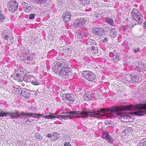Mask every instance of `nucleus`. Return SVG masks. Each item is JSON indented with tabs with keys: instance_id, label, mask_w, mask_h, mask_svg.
<instances>
[{
	"instance_id": "1",
	"label": "nucleus",
	"mask_w": 146,
	"mask_h": 146,
	"mask_svg": "<svg viewBox=\"0 0 146 146\" xmlns=\"http://www.w3.org/2000/svg\"><path fill=\"white\" fill-rule=\"evenodd\" d=\"M53 65L54 72L62 79L70 77L72 75V69L69 67L68 63L64 60L60 59L56 61Z\"/></svg>"
},
{
	"instance_id": "2",
	"label": "nucleus",
	"mask_w": 146,
	"mask_h": 146,
	"mask_svg": "<svg viewBox=\"0 0 146 146\" xmlns=\"http://www.w3.org/2000/svg\"><path fill=\"white\" fill-rule=\"evenodd\" d=\"M119 110L115 108L111 109L102 108L97 110L98 117L100 118L101 117H105L104 119L117 117L121 121L126 122H129L130 119V116L128 115H125L122 113H118Z\"/></svg>"
},
{
	"instance_id": "3",
	"label": "nucleus",
	"mask_w": 146,
	"mask_h": 146,
	"mask_svg": "<svg viewBox=\"0 0 146 146\" xmlns=\"http://www.w3.org/2000/svg\"><path fill=\"white\" fill-rule=\"evenodd\" d=\"M66 113L68 114L69 115V119H70L73 118V117H72L70 116L75 114L78 115H83L80 116H77L76 118H85L87 117L89 115H92L93 117H95L98 118V114L97 113V111H90V110L89 109H85L82 110V111H69V112H67Z\"/></svg>"
},
{
	"instance_id": "4",
	"label": "nucleus",
	"mask_w": 146,
	"mask_h": 146,
	"mask_svg": "<svg viewBox=\"0 0 146 146\" xmlns=\"http://www.w3.org/2000/svg\"><path fill=\"white\" fill-rule=\"evenodd\" d=\"M131 16L135 22H133L132 25L134 26L136 25H140L143 22V16L141 12L137 9L134 8L131 11Z\"/></svg>"
},
{
	"instance_id": "5",
	"label": "nucleus",
	"mask_w": 146,
	"mask_h": 146,
	"mask_svg": "<svg viewBox=\"0 0 146 146\" xmlns=\"http://www.w3.org/2000/svg\"><path fill=\"white\" fill-rule=\"evenodd\" d=\"M24 112L23 111H15L8 112L6 111H4L3 110H0V117H7V114L10 115L11 117V118H17L21 116L24 117Z\"/></svg>"
},
{
	"instance_id": "6",
	"label": "nucleus",
	"mask_w": 146,
	"mask_h": 146,
	"mask_svg": "<svg viewBox=\"0 0 146 146\" xmlns=\"http://www.w3.org/2000/svg\"><path fill=\"white\" fill-rule=\"evenodd\" d=\"M82 76L85 78L89 81L95 82L96 78V75L90 71H84L82 73Z\"/></svg>"
},
{
	"instance_id": "7",
	"label": "nucleus",
	"mask_w": 146,
	"mask_h": 146,
	"mask_svg": "<svg viewBox=\"0 0 146 146\" xmlns=\"http://www.w3.org/2000/svg\"><path fill=\"white\" fill-rule=\"evenodd\" d=\"M9 11L14 13L17 9L18 4L15 0H10L7 4Z\"/></svg>"
},
{
	"instance_id": "8",
	"label": "nucleus",
	"mask_w": 146,
	"mask_h": 146,
	"mask_svg": "<svg viewBox=\"0 0 146 146\" xmlns=\"http://www.w3.org/2000/svg\"><path fill=\"white\" fill-rule=\"evenodd\" d=\"M92 32L95 35L102 36L105 34L104 29L101 28L93 27Z\"/></svg>"
},
{
	"instance_id": "9",
	"label": "nucleus",
	"mask_w": 146,
	"mask_h": 146,
	"mask_svg": "<svg viewBox=\"0 0 146 146\" xmlns=\"http://www.w3.org/2000/svg\"><path fill=\"white\" fill-rule=\"evenodd\" d=\"M86 22V20L84 18L78 19L74 21V26L75 27H78L84 25Z\"/></svg>"
},
{
	"instance_id": "10",
	"label": "nucleus",
	"mask_w": 146,
	"mask_h": 146,
	"mask_svg": "<svg viewBox=\"0 0 146 146\" xmlns=\"http://www.w3.org/2000/svg\"><path fill=\"white\" fill-rule=\"evenodd\" d=\"M71 18V14L70 11H66L63 13L62 19L65 22L70 21Z\"/></svg>"
},
{
	"instance_id": "11",
	"label": "nucleus",
	"mask_w": 146,
	"mask_h": 146,
	"mask_svg": "<svg viewBox=\"0 0 146 146\" xmlns=\"http://www.w3.org/2000/svg\"><path fill=\"white\" fill-rule=\"evenodd\" d=\"M103 138L105 139L109 143L111 144H113L114 139L109 135L108 132L106 133L104 132L103 134Z\"/></svg>"
},
{
	"instance_id": "12",
	"label": "nucleus",
	"mask_w": 146,
	"mask_h": 146,
	"mask_svg": "<svg viewBox=\"0 0 146 146\" xmlns=\"http://www.w3.org/2000/svg\"><path fill=\"white\" fill-rule=\"evenodd\" d=\"M56 113L50 112L49 113V115H48L46 117L47 119H51L56 118H60L62 119H64L65 115H58L57 116H56Z\"/></svg>"
},
{
	"instance_id": "13",
	"label": "nucleus",
	"mask_w": 146,
	"mask_h": 146,
	"mask_svg": "<svg viewBox=\"0 0 146 146\" xmlns=\"http://www.w3.org/2000/svg\"><path fill=\"white\" fill-rule=\"evenodd\" d=\"M11 34L10 32H8L7 30H4L3 31L1 34V36L3 39L6 40H8V38L11 35Z\"/></svg>"
},
{
	"instance_id": "14",
	"label": "nucleus",
	"mask_w": 146,
	"mask_h": 146,
	"mask_svg": "<svg viewBox=\"0 0 146 146\" xmlns=\"http://www.w3.org/2000/svg\"><path fill=\"white\" fill-rule=\"evenodd\" d=\"M64 95H66V99L69 102H73L75 100V97L72 94H65Z\"/></svg>"
},
{
	"instance_id": "15",
	"label": "nucleus",
	"mask_w": 146,
	"mask_h": 146,
	"mask_svg": "<svg viewBox=\"0 0 146 146\" xmlns=\"http://www.w3.org/2000/svg\"><path fill=\"white\" fill-rule=\"evenodd\" d=\"M24 117H31L39 119V117L38 116L37 114L33 113H29L28 112H24Z\"/></svg>"
},
{
	"instance_id": "16",
	"label": "nucleus",
	"mask_w": 146,
	"mask_h": 146,
	"mask_svg": "<svg viewBox=\"0 0 146 146\" xmlns=\"http://www.w3.org/2000/svg\"><path fill=\"white\" fill-rule=\"evenodd\" d=\"M109 28L110 31L109 34L110 36L112 38L116 37L117 36V33L115 29L111 27H109Z\"/></svg>"
},
{
	"instance_id": "17",
	"label": "nucleus",
	"mask_w": 146,
	"mask_h": 146,
	"mask_svg": "<svg viewBox=\"0 0 146 146\" xmlns=\"http://www.w3.org/2000/svg\"><path fill=\"white\" fill-rule=\"evenodd\" d=\"M86 45L90 46L92 45H96L97 43L94 40L88 38L86 40Z\"/></svg>"
},
{
	"instance_id": "18",
	"label": "nucleus",
	"mask_w": 146,
	"mask_h": 146,
	"mask_svg": "<svg viewBox=\"0 0 146 146\" xmlns=\"http://www.w3.org/2000/svg\"><path fill=\"white\" fill-rule=\"evenodd\" d=\"M105 21L106 23L109 24L111 26H113L114 21L111 18L107 17L105 18Z\"/></svg>"
},
{
	"instance_id": "19",
	"label": "nucleus",
	"mask_w": 146,
	"mask_h": 146,
	"mask_svg": "<svg viewBox=\"0 0 146 146\" xmlns=\"http://www.w3.org/2000/svg\"><path fill=\"white\" fill-rule=\"evenodd\" d=\"M22 5L25 11H27L28 10V11H31L30 6H29L28 4L24 2L22 3Z\"/></svg>"
},
{
	"instance_id": "20",
	"label": "nucleus",
	"mask_w": 146,
	"mask_h": 146,
	"mask_svg": "<svg viewBox=\"0 0 146 146\" xmlns=\"http://www.w3.org/2000/svg\"><path fill=\"white\" fill-rule=\"evenodd\" d=\"M113 60L116 62L118 61H119L121 59V57L120 56V54L119 53H117L116 54L113 55Z\"/></svg>"
},
{
	"instance_id": "21",
	"label": "nucleus",
	"mask_w": 146,
	"mask_h": 146,
	"mask_svg": "<svg viewBox=\"0 0 146 146\" xmlns=\"http://www.w3.org/2000/svg\"><path fill=\"white\" fill-rule=\"evenodd\" d=\"M137 75H134L131 77V80L134 83L139 82L141 80H139V78H137Z\"/></svg>"
},
{
	"instance_id": "22",
	"label": "nucleus",
	"mask_w": 146,
	"mask_h": 146,
	"mask_svg": "<svg viewBox=\"0 0 146 146\" xmlns=\"http://www.w3.org/2000/svg\"><path fill=\"white\" fill-rule=\"evenodd\" d=\"M60 135L57 132H54L52 135V137H53V139H52L53 140L55 141L58 139L60 137Z\"/></svg>"
},
{
	"instance_id": "23",
	"label": "nucleus",
	"mask_w": 146,
	"mask_h": 146,
	"mask_svg": "<svg viewBox=\"0 0 146 146\" xmlns=\"http://www.w3.org/2000/svg\"><path fill=\"white\" fill-rule=\"evenodd\" d=\"M84 100L89 101L92 100V97L88 94V93H85L84 95Z\"/></svg>"
},
{
	"instance_id": "24",
	"label": "nucleus",
	"mask_w": 146,
	"mask_h": 146,
	"mask_svg": "<svg viewBox=\"0 0 146 146\" xmlns=\"http://www.w3.org/2000/svg\"><path fill=\"white\" fill-rule=\"evenodd\" d=\"M142 110H143L144 111H142V115L146 114V103L144 104H142Z\"/></svg>"
},
{
	"instance_id": "25",
	"label": "nucleus",
	"mask_w": 146,
	"mask_h": 146,
	"mask_svg": "<svg viewBox=\"0 0 146 146\" xmlns=\"http://www.w3.org/2000/svg\"><path fill=\"white\" fill-rule=\"evenodd\" d=\"M21 95L23 96L26 98H27L29 96V94L27 92H25V91H23L21 92Z\"/></svg>"
},
{
	"instance_id": "26",
	"label": "nucleus",
	"mask_w": 146,
	"mask_h": 146,
	"mask_svg": "<svg viewBox=\"0 0 146 146\" xmlns=\"http://www.w3.org/2000/svg\"><path fill=\"white\" fill-rule=\"evenodd\" d=\"M86 35L84 32H82L78 35V37L79 39H81L84 38L86 37Z\"/></svg>"
},
{
	"instance_id": "27",
	"label": "nucleus",
	"mask_w": 146,
	"mask_h": 146,
	"mask_svg": "<svg viewBox=\"0 0 146 146\" xmlns=\"http://www.w3.org/2000/svg\"><path fill=\"white\" fill-rule=\"evenodd\" d=\"M104 123L105 125L109 126L112 125L113 124V122L110 120H106Z\"/></svg>"
},
{
	"instance_id": "28",
	"label": "nucleus",
	"mask_w": 146,
	"mask_h": 146,
	"mask_svg": "<svg viewBox=\"0 0 146 146\" xmlns=\"http://www.w3.org/2000/svg\"><path fill=\"white\" fill-rule=\"evenodd\" d=\"M20 74H19L15 73L13 75V78L14 79L16 80H17L19 78H20Z\"/></svg>"
},
{
	"instance_id": "29",
	"label": "nucleus",
	"mask_w": 146,
	"mask_h": 146,
	"mask_svg": "<svg viewBox=\"0 0 146 146\" xmlns=\"http://www.w3.org/2000/svg\"><path fill=\"white\" fill-rule=\"evenodd\" d=\"M122 46L124 48H126L128 46V43L127 41H124L122 44Z\"/></svg>"
},
{
	"instance_id": "30",
	"label": "nucleus",
	"mask_w": 146,
	"mask_h": 146,
	"mask_svg": "<svg viewBox=\"0 0 146 146\" xmlns=\"http://www.w3.org/2000/svg\"><path fill=\"white\" fill-rule=\"evenodd\" d=\"M47 0H35V1L36 3L38 4H43Z\"/></svg>"
},
{
	"instance_id": "31",
	"label": "nucleus",
	"mask_w": 146,
	"mask_h": 146,
	"mask_svg": "<svg viewBox=\"0 0 146 146\" xmlns=\"http://www.w3.org/2000/svg\"><path fill=\"white\" fill-rule=\"evenodd\" d=\"M82 4L84 5H86L88 4L90 0H81Z\"/></svg>"
},
{
	"instance_id": "32",
	"label": "nucleus",
	"mask_w": 146,
	"mask_h": 146,
	"mask_svg": "<svg viewBox=\"0 0 146 146\" xmlns=\"http://www.w3.org/2000/svg\"><path fill=\"white\" fill-rule=\"evenodd\" d=\"M5 18V17L4 14L2 13L0 14V22H2Z\"/></svg>"
},
{
	"instance_id": "33",
	"label": "nucleus",
	"mask_w": 146,
	"mask_h": 146,
	"mask_svg": "<svg viewBox=\"0 0 146 146\" xmlns=\"http://www.w3.org/2000/svg\"><path fill=\"white\" fill-rule=\"evenodd\" d=\"M25 58L26 59H25V60H29V62H30V60L32 61L33 58V55H30V56L26 57Z\"/></svg>"
},
{
	"instance_id": "34",
	"label": "nucleus",
	"mask_w": 146,
	"mask_h": 146,
	"mask_svg": "<svg viewBox=\"0 0 146 146\" xmlns=\"http://www.w3.org/2000/svg\"><path fill=\"white\" fill-rule=\"evenodd\" d=\"M138 66L139 67V68L142 72H143L145 68L144 65L142 64H139V66Z\"/></svg>"
},
{
	"instance_id": "35",
	"label": "nucleus",
	"mask_w": 146,
	"mask_h": 146,
	"mask_svg": "<svg viewBox=\"0 0 146 146\" xmlns=\"http://www.w3.org/2000/svg\"><path fill=\"white\" fill-rule=\"evenodd\" d=\"M31 83L34 85L38 86L40 85V84L36 81L33 80L31 81Z\"/></svg>"
},
{
	"instance_id": "36",
	"label": "nucleus",
	"mask_w": 146,
	"mask_h": 146,
	"mask_svg": "<svg viewBox=\"0 0 146 146\" xmlns=\"http://www.w3.org/2000/svg\"><path fill=\"white\" fill-rule=\"evenodd\" d=\"M15 91H17H17H18V92L19 94L21 93V92H22L23 91L22 90V89L21 88H15Z\"/></svg>"
},
{
	"instance_id": "37",
	"label": "nucleus",
	"mask_w": 146,
	"mask_h": 146,
	"mask_svg": "<svg viewBox=\"0 0 146 146\" xmlns=\"http://www.w3.org/2000/svg\"><path fill=\"white\" fill-rule=\"evenodd\" d=\"M132 129V128L130 127H127L123 131V132H126L127 131H130Z\"/></svg>"
},
{
	"instance_id": "38",
	"label": "nucleus",
	"mask_w": 146,
	"mask_h": 146,
	"mask_svg": "<svg viewBox=\"0 0 146 146\" xmlns=\"http://www.w3.org/2000/svg\"><path fill=\"white\" fill-rule=\"evenodd\" d=\"M35 14H31L29 16V18L30 19L32 20L33 19L35 16Z\"/></svg>"
},
{
	"instance_id": "39",
	"label": "nucleus",
	"mask_w": 146,
	"mask_h": 146,
	"mask_svg": "<svg viewBox=\"0 0 146 146\" xmlns=\"http://www.w3.org/2000/svg\"><path fill=\"white\" fill-rule=\"evenodd\" d=\"M38 116H42V117L44 118H46V117L48 115L46 116L45 114H44L43 113H42V114H37Z\"/></svg>"
},
{
	"instance_id": "40",
	"label": "nucleus",
	"mask_w": 146,
	"mask_h": 146,
	"mask_svg": "<svg viewBox=\"0 0 146 146\" xmlns=\"http://www.w3.org/2000/svg\"><path fill=\"white\" fill-rule=\"evenodd\" d=\"M24 79V77L23 76H20V78L18 79V80H17V81L18 82H22L23 80Z\"/></svg>"
},
{
	"instance_id": "41",
	"label": "nucleus",
	"mask_w": 146,
	"mask_h": 146,
	"mask_svg": "<svg viewBox=\"0 0 146 146\" xmlns=\"http://www.w3.org/2000/svg\"><path fill=\"white\" fill-rule=\"evenodd\" d=\"M92 49L94 50V52L95 53H96L98 52V50L96 49L95 47L94 46H92L91 47Z\"/></svg>"
},
{
	"instance_id": "42",
	"label": "nucleus",
	"mask_w": 146,
	"mask_h": 146,
	"mask_svg": "<svg viewBox=\"0 0 146 146\" xmlns=\"http://www.w3.org/2000/svg\"><path fill=\"white\" fill-rule=\"evenodd\" d=\"M108 38L107 37H105L102 40V43H105L107 42L108 41Z\"/></svg>"
},
{
	"instance_id": "43",
	"label": "nucleus",
	"mask_w": 146,
	"mask_h": 146,
	"mask_svg": "<svg viewBox=\"0 0 146 146\" xmlns=\"http://www.w3.org/2000/svg\"><path fill=\"white\" fill-rule=\"evenodd\" d=\"M133 51L135 53H137L139 50V48H133Z\"/></svg>"
},
{
	"instance_id": "44",
	"label": "nucleus",
	"mask_w": 146,
	"mask_h": 146,
	"mask_svg": "<svg viewBox=\"0 0 146 146\" xmlns=\"http://www.w3.org/2000/svg\"><path fill=\"white\" fill-rule=\"evenodd\" d=\"M64 146H71V145L68 142H66L64 144Z\"/></svg>"
},
{
	"instance_id": "45",
	"label": "nucleus",
	"mask_w": 146,
	"mask_h": 146,
	"mask_svg": "<svg viewBox=\"0 0 146 146\" xmlns=\"http://www.w3.org/2000/svg\"><path fill=\"white\" fill-rule=\"evenodd\" d=\"M135 70L138 71L139 72H142L140 69L139 67L138 66H137L135 68Z\"/></svg>"
},
{
	"instance_id": "46",
	"label": "nucleus",
	"mask_w": 146,
	"mask_h": 146,
	"mask_svg": "<svg viewBox=\"0 0 146 146\" xmlns=\"http://www.w3.org/2000/svg\"><path fill=\"white\" fill-rule=\"evenodd\" d=\"M69 119V115H68V114H66V115H65L64 117V119Z\"/></svg>"
},
{
	"instance_id": "47",
	"label": "nucleus",
	"mask_w": 146,
	"mask_h": 146,
	"mask_svg": "<svg viewBox=\"0 0 146 146\" xmlns=\"http://www.w3.org/2000/svg\"><path fill=\"white\" fill-rule=\"evenodd\" d=\"M143 142L141 141L140 142H139V143L138 144L137 146H143Z\"/></svg>"
},
{
	"instance_id": "48",
	"label": "nucleus",
	"mask_w": 146,
	"mask_h": 146,
	"mask_svg": "<svg viewBox=\"0 0 146 146\" xmlns=\"http://www.w3.org/2000/svg\"><path fill=\"white\" fill-rule=\"evenodd\" d=\"M25 123H26V124H29V123H27V122H29V121H30V120H29V119L27 118L25 119Z\"/></svg>"
},
{
	"instance_id": "49",
	"label": "nucleus",
	"mask_w": 146,
	"mask_h": 146,
	"mask_svg": "<svg viewBox=\"0 0 146 146\" xmlns=\"http://www.w3.org/2000/svg\"><path fill=\"white\" fill-rule=\"evenodd\" d=\"M64 94H63L62 96H61V97L63 100L65 99H66V97L64 95Z\"/></svg>"
},
{
	"instance_id": "50",
	"label": "nucleus",
	"mask_w": 146,
	"mask_h": 146,
	"mask_svg": "<svg viewBox=\"0 0 146 146\" xmlns=\"http://www.w3.org/2000/svg\"><path fill=\"white\" fill-rule=\"evenodd\" d=\"M143 28H145L146 29V21H145L143 23Z\"/></svg>"
},
{
	"instance_id": "51",
	"label": "nucleus",
	"mask_w": 146,
	"mask_h": 146,
	"mask_svg": "<svg viewBox=\"0 0 146 146\" xmlns=\"http://www.w3.org/2000/svg\"><path fill=\"white\" fill-rule=\"evenodd\" d=\"M46 137H48V138H51L52 137V135H51V134H48L46 136Z\"/></svg>"
},
{
	"instance_id": "52",
	"label": "nucleus",
	"mask_w": 146,
	"mask_h": 146,
	"mask_svg": "<svg viewBox=\"0 0 146 146\" xmlns=\"http://www.w3.org/2000/svg\"><path fill=\"white\" fill-rule=\"evenodd\" d=\"M141 142H143V146L144 145H146V141L145 142V141L143 139L142 140Z\"/></svg>"
},
{
	"instance_id": "53",
	"label": "nucleus",
	"mask_w": 146,
	"mask_h": 146,
	"mask_svg": "<svg viewBox=\"0 0 146 146\" xmlns=\"http://www.w3.org/2000/svg\"><path fill=\"white\" fill-rule=\"evenodd\" d=\"M33 77V76H31V75H29L27 76V78H31L32 77Z\"/></svg>"
},
{
	"instance_id": "54",
	"label": "nucleus",
	"mask_w": 146,
	"mask_h": 146,
	"mask_svg": "<svg viewBox=\"0 0 146 146\" xmlns=\"http://www.w3.org/2000/svg\"><path fill=\"white\" fill-rule=\"evenodd\" d=\"M30 109L31 110H34L35 109V108L34 107H32Z\"/></svg>"
},
{
	"instance_id": "55",
	"label": "nucleus",
	"mask_w": 146,
	"mask_h": 146,
	"mask_svg": "<svg viewBox=\"0 0 146 146\" xmlns=\"http://www.w3.org/2000/svg\"><path fill=\"white\" fill-rule=\"evenodd\" d=\"M38 137H37V139H41V137L40 136H38Z\"/></svg>"
},
{
	"instance_id": "56",
	"label": "nucleus",
	"mask_w": 146,
	"mask_h": 146,
	"mask_svg": "<svg viewBox=\"0 0 146 146\" xmlns=\"http://www.w3.org/2000/svg\"><path fill=\"white\" fill-rule=\"evenodd\" d=\"M62 114H65V115H66V114H68L66 113H65L64 112H63V113H62Z\"/></svg>"
},
{
	"instance_id": "57",
	"label": "nucleus",
	"mask_w": 146,
	"mask_h": 146,
	"mask_svg": "<svg viewBox=\"0 0 146 146\" xmlns=\"http://www.w3.org/2000/svg\"><path fill=\"white\" fill-rule=\"evenodd\" d=\"M66 50H67V52H68L69 51V49L67 48V49H66Z\"/></svg>"
},
{
	"instance_id": "58",
	"label": "nucleus",
	"mask_w": 146,
	"mask_h": 146,
	"mask_svg": "<svg viewBox=\"0 0 146 146\" xmlns=\"http://www.w3.org/2000/svg\"><path fill=\"white\" fill-rule=\"evenodd\" d=\"M29 122H31V119H30V121H29Z\"/></svg>"
}]
</instances>
